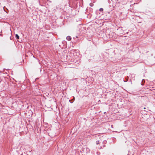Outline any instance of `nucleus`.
Listing matches in <instances>:
<instances>
[{
    "mask_svg": "<svg viewBox=\"0 0 155 155\" xmlns=\"http://www.w3.org/2000/svg\"><path fill=\"white\" fill-rule=\"evenodd\" d=\"M73 54L75 58H77V56H78L79 55H80L79 53L78 52H74L73 53Z\"/></svg>",
    "mask_w": 155,
    "mask_h": 155,
    "instance_id": "obj_1",
    "label": "nucleus"
},
{
    "mask_svg": "<svg viewBox=\"0 0 155 155\" xmlns=\"http://www.w3.org/2000/svg\"><path fill=\"white\" fill-rule=\"evenodd\" d=\"M71 37L70 36H68L67 37L66 39L68 41H70L71 39Z\"/></svg>",
    "mask_w": 155,
    "mask_h": 155,
    "instance_id": "obj_2",
    "label": "nucleus"
},
{
    "mask_svg": "<svg viewBox=\"0 0 155 155\" xmlns=\"http://www.w3.org/2000/svg\"><path fill=\"white\" fill-rule=\"evenodd\" d=\"M15 37L17 39H19V37L18 35H17V34L15 35Z\"/></svg>",
    "mask_w": 155,
    "mask_h": 155,
    "instance_id": "obj_3",
    "label": "nucleus"
},
{
    "mask_svg": "<svg viewBox=\"0 0 155 155\" xmlns=\"http://www.w3.org/2000/svg\"><path fill=\"white\" fill-rule=\"evenodd\" d=\"M90 6L92 7V6H93V4L92 3H90Z\"/></svg>",
    "mask_w": 155,
    "mask_h": 155,
    "instance_id": "obj_4",
    "label": "nucleus"
},
{
    "mask_svg": "<svg viewBox=\"0 0 155 155\" xmlns=\"http://www.w3.org/2000/svg\"><path fill=\"white\" fill-rule=\"evenodd\" d=\"M99 10L101 12H102V11H103V8H100L99 9Z\"/></svg>",
    "mask_w": 155,
    "mask_h": 155,
    "instance_id": "obj_5",
    "label": "nucleus"
},
{
    "mask_svg": "<svg viewBox=\"0 0 155 155\" xmlns=\"http://www.w3.org/2000/svg\"><path fill=\"white\" fill-rule=\"evenodd\" d=\"M96 143H97V144H98V143H99V141H97L96 142Z\"/></svg>",
    "mask_w": 155,
    "mask_h": 155,
    "instance_id": "obj_6",
    "label": "nucleus"
},
{
    "mask_svg": "<svg viewBox=\"0 0 155 155\" xmlns=\"http://www.w3.org/2000/svg\"><path fill=\"white\" fill-rule=\"evenodd\" d=\"M144 80H143L142 81V82H143V81H144Z\"/></svg>",
    "mask_w": 155,
    "mask_h": 155,
    "instance_id": "obj_7",
    "label": "nucleus"
},
{
    "mask_svg": "<svg viewBox=\"0 0 155 155\" xmlns=\"http://www.w3.org/2000/svg\"><path fill=\"white\" fill-rule=\"evenodd\" d=\"M144 109H145V107L144 108Z\"/></svg>",
    "mask_w": 155,
    "mask_h": 155,
    "instance_id": "obj_8",
    "label": "nucleus"
}]
</instances>
